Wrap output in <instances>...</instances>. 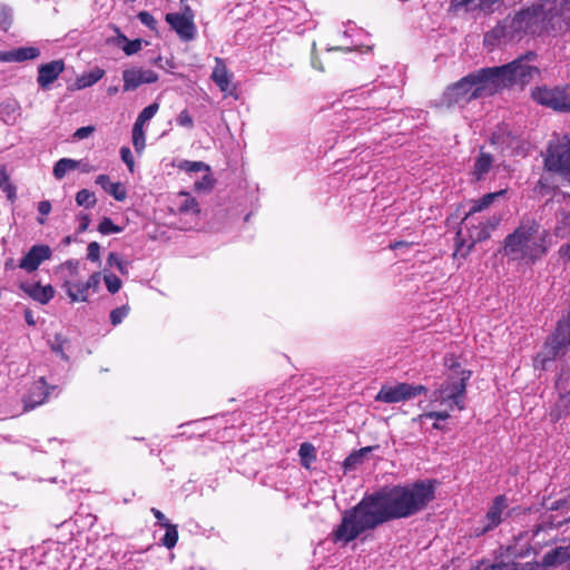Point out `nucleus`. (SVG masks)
<instances>
[{
	"label": "nucleus",
	"instance_id": "obj_56",
	"mask_svg": "<svg viewBox=\"0 0 570 570\" xmlns=\"http://www.w3.org/2000/svg\"><path fill=\"white\" fill-rule=\"evenodd\" d=\"M38 210L41 215L46 216L51 212V204L49 200H42L38 204Z\"/></svg>",
	"mask_w": 570,
	"mask_h": 570
},
{
	"label": "nucleus",
	"instance_id": "obj_3",
	"mask_svg": "<svg viewBox=\"0 0 570 570\" xmlns=\"http://www.w3.org/2000/svg\"><path fill=\"white\" fill-rule=\"evenodd\" d=\"M547 230L537 222H522L504 242V254L511 259L533 263L548 250Z\"/></svg>",
	"mask_w": 570,
	"mask_h": 570
},
{
	"label": "nucleus",
	"instance_id": "obj_28",
	"mask_svg": "<svg viewBox=\"0 0 570 570\" xmlns=\"http://www.w3.org/2000/svg\"><path fill=\"white\" fill-rule=\"evenodd\" d=\"M40 55V50L36 47H21L14 50L8 51L9 61H26L36 59Z\"/></svg>",
	"mask_w": 570,
	"mask_h": 570
},
{
	"label": "nucleus",
	"instance_id": "obj_33",
	"mask_svg": "<svg viewBox=\"0 0 570 570\" xmlns=\"http://www.w3.org/2000/svg\"><path fill=\"white\" fill-rule=\"evenodd\" d=\"M163 527L166 528V533L163 538V544L168 549H171L176 546L178 540V531L176 525L170 524L169 522L163 523Z\"/></svg>",
	"mask_w": 570,
	"mask_h": 570
},
{
	"label": "nucleus",
	"instance_id": "obj_7",
	"mask_svg": "<svg viewBox=\"0 0 570 570\" xmlns=\"http://www.w3.org/2000/svg\"><path fill=\"white\" fill-rule=\"evenodd\" d=\"M533 71H535V69L525 62V58H519L511 63L501 67L485 68V73H488V77L494 87V92L500 88L508 87L517 82L523 83L527 78L531 77Z\"/></svg>",
	"mask_w": 570,
	"mask_h": 570
},
{
	"label": "nucleus",
	"instance_id": "obj_54",
	"mask_svg": "<svg viewBox=\"0 0 570 570\" xmlns=\"http://www.w3.org/2000/svg\"><path fill=\"white\" fill-rule=\"evenodd\" d=\"M176 121L179 126L187 128H191L194 124L191 116L186 110H183L178 115Z\"/></svg>",
	"mask_w": 570,
	"mask_h": 570
},
{
	"label": "nucleus",
	"instance_id": "obj_31",
	"mask_svg": "<svg viewBox=\"0 0 570 570\" xmlns=\"http://www.w3.org/2000/svg\"><path fill=\"white\" fill-rule=\"evenodd\" d=\"M19 117V105L17 101H9L0 105V118L7 124H14Z\"/></svg>",
	"mask_w": 570,
	"mask_h": 570
},
{
	"label": "nucleus",
	"instance_id": "obj_43",
	"mask_svg": "<svg viewBox=\"0 0 570 570\" xmlns=\"http://www.w3.org/2000/svg\"><path fill=\"white\" fill-rule=\"evenodd\" d=\"M367 452H370V448H364V449H361L358 452L352 453L351 455H348L345 459L344 466L346 469L354 468L356 464L361 463L364 453H367Z\"/></svg>",
	"mask_w": 570,
	"mask_h": 570
},
{
	"label": "nucleus",
	"instance_id": "obj_57",
	"mask_svg": "<svg viewBox=\"0 0 570 570\" xmlns=\"http://www.w3.org/2000/svg\"><path fill=\"white\" fill-rule=\"evenodd\" d=\"M151 512L154 513L155 518H156L158 521H160V522H161V524H163V523H165V522H168V521L166 520V518H165L164 513H163V512H160L159 510H157V509L153 508V509H151Z\"/></svg>",
	"mask_w": 570,
	"mask_h": 570
},
{
	"label": "nucleus",
	"instance_id": "obj_1",
	"mask_svg": "<svg viewBox=\"0 0 570 570\" xmlns=\"http://www.w3.org/2000/svg\"><path fill=\"white\" fill-rule=\"evenodd\" d=\"M433 498L434 487L429 481L384 488L364 497L353 509L344 512L342 522L332 533L333 541L347 544L384 522L412 517Z\"/></svg>",
	"mask_w": 570,
	"mask_h": 570
},
{
	"label": "nucleus",
	"instance_id": "obj_40",
	"mask_svg": "<svg viewBox=\"0 0 570 570\" xmlns=\"http://www.w3.org/2000/svg\"><path fill=\"white\" fill-rule=\"evenodd\" d=\"M98 230L99 233H101L102 235H108V234H117V233H120L121 232V228L117 225L114 224V222L108 218V217H105L99 226H98Z\"/></svg>",
	"mask_w": 570,
	"mask_h": 570
},
{
	"label": "nucleus",
	"instance_id": "obj_55",
	"mask_svg": "<svg viewBox=\"0 0 570 570\" xmlns=\"http://www.w3.org/2000/svg\"><path fill=\"white\" fill-rule=\"evenodd\" d=\"M95 131V127L86 126L77 129L73 134V137L78 140H82L88 138Z\"/></svg>",
	"mask_w": 570,
	"mask_h": 570
},
{
	"label": "nucleus",
	"instance_id": "obj_22",
	"mask_svg": "<svg viewBox=\"0 0 570 570\" xmlns=\"http://www.w3.org/2000/svg\"><path fill=\"white\" fill-rule=\"evenodd\" d=\"M556 235L560 238H569V243L561 246L559 253L563 258H570V214H562L556 226Z\"/></svg>",
	"mask_w": 570,
	"mask_h": 570
},
{
	"label": "nucleus",
	"instance_id": "obj_48",
	"mask_svg": "<svg viewBox=\"0 0 570 570\" xmlns=\"http://www.w3.org/2000/svg\"><path fill=\"white\" fill-rule=\"evenodd\" d=\"M62 269H67L69 275L67 278H76L79 276V262L76 259H69L61 265Z\"/></svg>",
	"mask_w": 570,
	"mask_h": 570
},
{
	"label": "nucleus",
	"instance_id": "obj_51",
	"mask_svg": "<svg viewBox=\"0 0 570 570\" xmlns=\"http://www.w3.org/2000/svg\"><path fill=\"white\" fill-rule=\"evenodd\" d=\"M100 245L97 242H91L87 247V258L91 262L99 261Z\"/></svg>",
	"mask_w": 570,
	"mask_h": 570
},
{
	"label": "nucleus",
	"instance_id": "obj_11",
	"mask_svg": "<svg viewBox=\"0 0 570 570\" xmlns=\"http://www.w3.org/2000/svg\"><path fill=\"white\" fill-rule=\"evenodd\" d=\"M425 392L426 387L420 384L397 383L394 385H383L375 400L384 403H399L412 400Z\"/></svg>",
	"mask_w": 570,
	"mask_h": 570
},
{
	"label": "nucleus",
	"instance_id": "obj_8",
	"mask_svg": "<svg viewBox=\"0 0 570 570\" xmlns=\"http://www.w3.org/2000/svg\"><path fill=\"white\" fill-rule=\"evenodd\" d=\"M570 345V313L558 324L553 336L547 342L542 351L534 358V367L546 370L548 364L566 353Z\"/></svg>",
	"mask_w": 570,
	"mask_h": 570
},
{
	"label": "nucleus",
	"instance_id": "obj_29",
	"mask_svg": "<svg viewBox=\"0 0 570 570\" xmlns=\"http://www.w3.org/2000/svg\"><path fill=\"white\" fill-rule=\"evenodd\" d=\"M505 190H500L495 193H490L484 195L481 199L473 202L469 213L466 215H473L481 213L482 210L487 209L495 199L503 196Z\"/></svg>",
	"mask_w": 570,
	"mask_h": 570
},
{
	"label": "nucleus",
	"instance_id": "obj_21",
	"mask_svg": "<svg viewBox=\"0 0 570 570\" xmlns=\"http://www.w3.org/2000/svg\"><path fill=\"white\" fill-rule=\"evenodd\" d=\"M507 508H508V504H507V500L504 497L495 498L492 507L490 508V510L488 511V513L485 515V520H487L488 524L484 527L482 532L489 531V530L493 529L494 527H497L501 522L502 514Z\"/></svg>",
	"mask_w": 570,
	"mask_h": 570
},
{
	"label": "nucleus",
	"instance_id": "obj_17",
	"mask_svg": "<svg viewBox=\"0 0 570 570\" xmlns=\"http://www.w3.org/2000/svg\"><path fill=\"white\" fill-rule=\"evenodd\" d=\"M48 397L47 383L43 377L36 381L29 393L23 397L24 411L33 410L36 406L45 403Z\"/></svg>",
	"mask_w": 570,
	"mask_h": 570
},
{
	"label": "nucleus",
	"instance_id": "obj_5",
	"mask_svg": "<svg viewBox=\"0 0 570 570\" xmlns=\"http://www.w3.org/2000/svg\"><path fill=\"white\" fill-rule=\"evenodd\" d=\"M499 223L500 218L497 216L483 218L465 215L455 236L454 259L459 261V264H461V262L469 256L476 243L490 237L491 230H493Z\"/></svg>",
	"mask_w": 570,
	"mask_h": 570
},
{
	"label": "nucleus",
	"instance_id": "obj_9",
	"mask_svg": "<svg viewBox=\"0 0 570 570\" xmlns=\"http://www.w3.org/2000/svg\"><path fill=\"white\" fill-rule=\"evenodd\" d=\"M544 166L550 171L570 175V135L554 137L549 141Z\"/></svg>",
	"mask_w": 570,
	"mask_h": 570
},
{
	"label": "nucleus",
	"instance_id": "obj_41",
	"mask_svg": "<svg viewBox=\"0 0 570 570\" xmlns=\"http://www.w3.org/2000/svg\"><path fill=\"white\" fill-rule=\"evenodd\" d=\"M475 570H525L523 567L519 568L514 563H481Z\"/></svg>",
	"mask_w": 570,
	"mask_h": 570
},
{
	"label": "nucleus",
	"instance_id": "obj_27",
	"mask_svg": "<svg viewBox=\"0 0 570 570\" xmlns=\"http://www.w3.org/2000/svg\"><path fill=\"white\" fill-rule=\"evenodd\" d=\"M81 165V160L71 158H61L53 166V176L56 179H62L68 171L76 170Z\"/></svg>",
	"mask_w": 570,
	"mask_h": 570
},
{
	"label": "nucleus",
	"instance_id": "obj_46",
	"mask_svg": "<svg viewBox=\"0 0 570 570\" xmlns=\"http://www.w3.org/2000/svg\"><path fill=\"white\" fill-rule=\"evenodd\" d=\"M132 145L137 153H141L146 145L145 130H132Z\"/></svg>",
	"mask_w": 570,
	"mask_h": 570
},
{
	"label": "nucleus",
	"instance_id": "obj_59",
	"mask_svg": "<svg viewBox=\"0 0 570 570\" xmlns=\"http://www.w3.org/2000/svg\"><path fill=\"white\" fill-rule=\"evenodd\" d=\"M312 67L318 71H324L322 62L315 57L312 58Z\"/></svg>",
	"mask_w": 570,
	"mask_h": 570
},
{
	"label": "nucleus",
	"instance_id": "obj_50",
	"mask_svg": "<svg viewBox=\"0 0 570 570\" xmlns=\"http://www.w3.org/2000/svg\"><path fill=\"white\" fill-rule=\"evenodd\" d=\"M138 19L145 26H147L151 30H156L157 20L147 11H141L138 13Z\"/></svg>",
	"mask_w": 570,
	"mask_h": 570
},
{
	"label": "nucleus",
	"instance_id": "obj_4",
	"mask_svg": "<svg viewBox=\"0 0 570 570\" xmlns=\"http://www.w3.org/2000/svg\"><path fill=\"white\" fill-rule=\"evenodd\" d=\"M450 373L445 380L432 392L430 402L439 407L462 411L465 407L466 382L471 372L461 368L453 360H445Z\"/></svg>",
	"mask_w": 570,
	"mask_h": 570
},
{
	"label": "nucleus",
	"instance_id": "obj_35",
	"mask_svg": "<svg viewBox=\"0 0 570 570\" xmlns=\"http://www.w3.org/2000/svg\"><path fill=\"white\" fill-rule=\"evenodd\" d=\"M204 175L200 179L195 180L194 188L197 191H208L214 186V178L210 174V168L208 167V170L203 171Z\"/></svg>",
	"mask_w": 570,
	"mask_h": 570
},
{
	"label": "nucleus",
	"instance_id": "obj_58",
	"mask_svg": "<svg viewBox=\"0 0 570 570\" xmlns=\"http://www.w3.org/2000/svg\"><path fill=\"white\" fill-rule=\"evenodd\" d=\"M89 226V218L87 215L81 216V223L79 226L80 232H85Z\"/></svg>",
	"mask_w": 570,
	"mask_h": 570
},
{
	"label": "nucleus",
	"instance_id": "obj_44",
	"mask_svg": "<svg viewBox=\"0 0 570 570\" xmlns=\"http://www.w3.org/2000/svg\"><path fill=\"white\" fill-rule=\"evenodd\" d=\"M0 188L8 193V197L12 198L14 196V188L10 183L9 175L4 169H0Z\"/></svg>",
	"mask_w": 570,
	"mask_h": 570
},
{
	"label": "nucleus",
	"instance_id": "obj_30",
	"mask_svg": "<svg viewBox=\"0 0 570 570\" xmlns=\"http://www.w3.org/2000/svg\"><path fill=\"white\" fill-rule=\"evenodd\" d=\"M570 557L568 548H557L543 557V564L554 567L563 563Z\"/></svg>",
	"mask_w": 570,
	"mask_h": 570
},
{
	"label": "nucleus",
	"instance_id": "obj_13",
	"mask_svg": "<svg viewBox=\"0 0 570 570\" xmlns=\"http://www.w3.org/2000/svg\"><path fill=\"white\" fill-rule=\"evenodd\" d=\"M124 90L131 91L144 83H153L158 80V75L151 69L134 67L122 72Z\"/></svg>",
	"mask_w": 570,
	"mask_h": 570
},
{
	"label": "nucleus",
	"instance_id": "obj_38",
	"mask_svg": "<svg viewBox=\"0 0 570 570\" xmlns=\"http://www.w3.org/2000/svg\"><path fill=\"white\" fill-rule=\"evenodd\" d=\"M107 263L110 266H115L122 275L128 274V266L129 263L127 261L121 259L118 254L116 253H109Z\"/></svg>",
	"mask_w": 570,
	"mask_h": 570
},
{
	"label": "nucleus",
	"instance_id": "obj_2",
	"mask_svg": "<svg viewBox=\"0 0 570 570\" xmlns=\"http://www.w3.org/2000/svg\"><path fill=\"white\" fill-rule=\"evenodd\" d=\"M570 20V0H544L531 8L507 17L485 35V42L513 40L522 33L561 31Z\"/></svg>",
	"mask_w": 570,
	"mask_h": 570
},
{
	"label": "nucleus",
	"instance_id": "obj_12",
	"mask_svg": "<svg viewBox=\"0 0 570 570\" xmlns=\"http://www.w3.org/2000/svg\"><path fill=\"white\" fill-rule=\"evenodd\" d=\"M194 17L191 8L185 4L181 13H167L165 19L181 40L190 41L196 36Z\"/></svg>",
	"mask_w": 570,
	"mask_h": 570
},
{
	"label": "nucleus",
	"instance_id": "obj_25",
	"mask_svg": "<svg viewBox=\"0 0 570 570\" xmlns=\"http://www.w3.org/2000/svg\"><path fill=\"white\" fill-rule=\"evenodd\" d=\"M175 204L181 214L195 215L199 212L198 203L188 193H179Z\"/></svg>",
	"mask_w": 570,
	"mask_h": 570
},
{
	"label": "nucleus",
	"instance_id": "obj_36",
	"mask_svg": "<svg viewBox=\"0 0 570 570\" xmlns=\"http://www.w3.org/2000/svg\"><path fill=\"white\" fill-rule=\"evenodd\" d=\"M118 39L119 42H125L122 50L127 56L138 52L142 47V41L140 39L128 40L125 35H119Z\"/></svg>",
	"mask_w": 570,
	"mask_h": 570
},
{
	"label": "nucleus",
	"instance_id": "obj_26",
	"mask_svg": "<svg viewBox=\"0 0 570 570\" xmlns=\"http://www.w3.org/2000/svg\"><path fill=\"white\" fill-rule=\"evenodd\" d=\"M492 156L490 154L480 153L475 159L472 175L476 180H481L492 167Z\"/></svg>",
	"mask_w": 570,
	"mask_h": 570
},
{
	"label": "nucleus",
	"instance_id": "obj_42",
	"mask_svg": "<svg viewBox=\"0 0 570 570\" xmlns=\"http://www.w3.org/2000/svg\"><path fill=\"white\" fill-rule=\"evenodd\" d=\"M104 281L109 293L115 294L121 288V281L114 274H105Z\"/></svg>",
	"mask_w": 570,
	"mask_h": 570
},
{
	"label": "nucleus",
	"instance_id": "obj_60",
	"mask_svg": "<svg viewBox=\"0 0 570 570\" xmlns=\"http://www.w3.org/2000/svg\"><path fill=\"white\" fill-rule=\"evenodd\" d=\"M24 318H26V322L29 324V325H35V320H33V315L31 313V311L27 309L24 312Z\"/></svg>",
	"mask_w": 570,
	"mask_h": 570
},
{
	"label": "nucleus",
	"instance_id": "obj_15",
	"mask_svg": "<svg viewBox=\"0 0 570 570\" xmlns=\"http://www.w3.org/2000/svg\"><path fill=\"white\" fill-rule=\"evenodd\" d=\"M52 255L51 248L48 245H35L23 256L19 263V267L26 272L36 271L42 262L49 259Z\"/></svg>",
	"mask_w": 570,
	"mask_h": 570
},
{
	"label": "nucleus",
	"instance_id": "obj_52",
	"mask_svg": "<svg viewBox=\"0 0 570 570\" xmlns=\"http://www.w3.org/2000/svg\"><path fill=\"white\" fill-rule=\"evenodd\" d=\"M101 274L99 272H95L86 281V286L88 287L89 291L92 289V292H97L99 288Z\"/></svg>",
	"mask_w": 570,
	"mask_h": 570
},
{
	"label": "nucleus",
	"instance_id": "obj_24",
	"mask_svg": "<svg viewBox=\"0 0 570 570\" xmlns=\"http://www.w3.org/2000/svg\"><path fill=\"white\" fill-rule=\"evenodd\" d=\"M105 76V70L101 68H94L89 72H85L77 77L75 81L76 89H85L97 83Z\"/></svg>",
	"mask_w": 570,
	"mask_h": 570
},
{
	"label": "nucleus",
	"instance_id": "obj_10",
	"mask_svg": "<svg viewBox=\"0 0 570 570\" xmlns=\"http://www.w3.org/2000/svg\"><path fill=\"white\" fill-rule=\"evenodd\" d=\"M531 95L533 100L542 106L560 112H570V85L537 87Z\"/></svg>",
	"mask_w": 570,
	"mask_h": 570
},
{
	"label": "nucleus",
	"instance_id": "obj_23",
	"mask_svg": "<svg viewBox=\"0 0 570 570\" xmlns=\"http://www.w3.org/2000/svg\"><path fill=\"white\" fill-rule=\"evenodd\" d=\"M96 184L110 194L116 200H125L127 191L120 183H111L107 175H99L96 178Z\"/></svg>",
	"mask_w": 570,
	"mask_h": 570
},
{
	"label": "nucleus",
	"instance_id": "obj_61",
	"mask_svg": "<svg viewBox=\"0 0 570 570\" xmlns=\"http://www.w3.org/2000/svg\"><path fill=\"white\" fill-rule=\"evenodd\" d=\"M146 122H144L139 117H137L132 130H144V126Z\"/></svg>",
	"mask_w": 570,
	"mask_h": 570
},
{
	"label": "nucleus",
	"instance_id": "obj_32",
	"mask_svg": "<svg viewBox=\"0 0 570 570\" xmlns=\"http://www.w3.org/2000/svg\"><path fill=\"white\" fill-rule=\"evenodd\" d=\"M298 454L301 456L302 464L305 468H309L312 462L315 461V448L311 443H303L299 448Z\"/></svg>",
	"mask_w": 570,
	"mask_h": 570
},
{
	"label": "nucleus",
	"instance_id": "obj_39",
	"mask_svg": "<svg viewBox=\"0 0 570 570\" xmlns=\"http://www.w3.org/2000/svg\"><path fill=\"white\" fill-rule=\"evenodd\" d=\"M452 410H448L446 407H442V410L440 411H431V412H428V413H424V414H421L419 415L417 417L414 419V421H421L423 419H433V420H448L450 417V412Z\"/></svg>",
	"mask_w": 570,
	"mask_h": 570
},
{
	"label": "nucleus",
	"instance_id": "obj_14",
	"mask_svg": "<svg viewBox=\"0 0 570 570\" xmlns=\"http://www.w3.org/2000/svg\"><path fill=\"white\" fill-rule=\"evenodd\" d=\"M559 399L551 411L554 421L570 412V376L561 375L556 383Z\"/></svg>",
	"mask_w": 570,
	"mask_h": 570
},
{
	"label": "nucleus",
	"instance_id": "obj_20",
	"mask_svg": "<svg viewBox=\"0 0 570 570\" xmlns=\"http://www.w3.org/2000/svg\"><path fill=\"white\" fill-rule=\"evenodd\" d=\"M21 288L32 299L40 304H47L55 295V289L51 285L42 286L39 283L22 284Z\"/></svg>",
	"mask_w": 570,
	"mask_h": 570
},
{
	"label": "nucleus",
	"instance_id": "obj_62",
	"mask_svg": "<svg viewBox=\"0 0 570 570\" xmlns=\"http://www.w3.org/2000/svg\"><path fill=\"white\" fill-rule=\"evenodd\" d=\"M78 168H80L83 173H90L91 170H94L91 166H89L87 163H82V161Z\"/></svg>",
	"mask_w": 570,
	"mask_h": 570
},
{
	"label": "nucleus",
	"instance_id": "obj_45",
	"mask_svg": "<svg viewBox=\"0 0 570 570\" xmlns=\"http://www.w3.org/2000/svg\"><path fill=\"white\" fill-rule=\"evenodd\" d=\"M129 308L127 306H121L115 308L110 312V322L112 325H118L122 322V320L128 315Z\"/></svg>",
	"mask_w": 570,
	"mask_h": 570
},
{
	"label": "nucleus",
	"instance_id": "obj_63",
	"mask_svg": "<svg viewBox=\"0 0 570 570\" xmlns=\"http://www.w3.org/2000/svg\"><path fill=\"white\" fill-rule=\"evenodd\" d=\"M0 61L9 62L8 51H6V52L0 51Z\"/></svg>",
	"mask_w": 570,
	"mask_h": 570
},
{
	"label": "nucleus",
	"instance_id": "obj_37",
	"mask_svg": "<svg viewBox=\"0 0 570 570\" xmlns=\"http://www.w3.org/2000/svg\"><path fill=\"white\" fill-rule=\"evenodd\" d=\"M178 167H179V169L185 170L186 173L193 174V173L208 170L209 166L203 161L183 160L178 165Z\"/></svg>",
	"mask_w": 570,
	"mask_h": 570
},
{
	"label": "nucleus",
	"instance_id": "obj_16",
	"mask_svg": "<svg viewBox=\"0 0 570 570\" xmlns=\"http://www.w3.org/2000/svg\"><path fill=\"white\" fill-rule=\"evenodd\" d=\"M65 70L62 60H53L48 63L40 65L38 68L37 82L42 89H48L49 86L58 79L60 73Z\"/></svg>",
	"mask_w": 570,
	"mask_h": 570
},
{
	"label": "nucleus",
	"instance_id": "obj_18",
	"mask_svg": "<svg viewBox=\"0 0 570 570\" xmlns=\"http://www.w3.org/2000/svg\"><path fill=\"white\" fill-rule=\"evenodd\" d=\"M215 62L216 65L212 73V79L223 92L232 95L235 89L232 83V73L228 71L223 59L215 58Z\"/></svg>",
	"mask_w": 570,
	"mask_h": 570
},
{
	"label": "nucleus",
	"instance_id": "obj_53",
	"mask_svg": "<svg viewBox=\"0 0 570 570\" xmlns=\"http://www.w3.org/2000/svg\"><path fill=\"white\" fill-rule=\"evenodd\" d=\"M120 156L122 161L128 166L129 171H134V157L128 147H122L120 149Z\"/></svg>",
	"mask_w": 570,
	"mask_h": 570
},
{
	"label": "nucleus",
	"instance_id": "obj_64",
	"mask_svg": "<svg viewBox=\"0 0 570 570\" xmlns=\"http://www.w3.org/2000/svg\"><path fill=\"white\" fill-rule=\"evenodd\" d=\"M107 92L108 95L112 96L118 92V87H109Z\"/></svg>",
	"mask_w": 570,
	"mask_h": 570
},
{
	"label": "nucleus",
	"instance_id": "obj_19",
	"mask_svg": "<svg viewBox=\"0 0 570 570\" xmlns=\"http://www.w3.org/2000/svg\"><path fill=\"white\" fill-rule=\"evenodd\" d=\"M68 297L72 303L88 302L90 293L86 286V282L76 278H65L62 284Z\"/></svg>",
	"mask_w": 570,
	"mask_h": 570
},
{
	"label": "nucleus",
	"instance_id": "obj_34",
	"mask_svg": "<svg viewBox=\"0 0 570 570\" xmlns=\"http://www.w3.org/2000/svg\"><path fill=\"white\" fill-rule=\"evenodd\" d=\"M76 203L78 206L91 208L96 205L97 198L94 193L88 189H81L76 195Z\"/></svg>",
	"mask_w": 570,
	"mask_h": 570
},
{
	"label": "nucleus",
	"instance_id": "obj_47",
	"mask_svg": "<svg viewBox=\"0 0 570 570\" xmlns=\"http://www.w3.org/2000/svg\"><path fill=\"white\" fill-rule=\"evenodd\" d=\"M158 109H159V105L157 102H154V104L147 106L146 108H144L140 111V114L138 115V117L144 122H147L157 114Z\"/></svg>",
	"mask_w": 570,
	"mask_h": 570
},
{
	"label": "nucleus",
	"instance_id": "obj_6",
	"mask_svg": "<svg viewBox=\"0 0 570 570\" xmlns=\"http://www.w3.org/2000/svg\"><path fill=\"white\" fill-rule=\"evenodd\" d=\"M494 94V87L490 81L485 68L470 73L456 83L446 88L442 102L448 107L463 105L472 99L488 97Z\"/></svg>",
	"mask_w": 570,
	"mask_h": 570
},
{
	"label": "nucleus",
	"instance_id": "obj_49",
	"mask_svg": "<svg viewBox=\"0 0 570 570\" xmlns=\"http://www.w3.org/2000/svg\"><path fill=\"white\" fill-rule=\"evenodd\" d=\"M12 21V13L11 10L8 8H1L0 9V28L4 31H7L11 24Z\"/></svg>",
	"mask_w": 570,
	"mask_h": 570
}]
</instances>
